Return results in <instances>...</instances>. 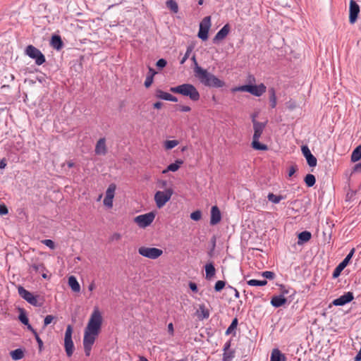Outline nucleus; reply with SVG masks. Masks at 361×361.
<instances>
[{
	"label": "nucleus",
	"mask_w": 361,
	"mask_h": 361,
	"mask_svg": "<svg viewBox=\"0 0 361 361\" xmlns=\"http://www.w3.org/2000/svg\"><path fill=\"white\" fill-rule=\"evenodd\" d=\"M200 72L195 76L203 85L209 87L220 88L225 85L224 81L218 78L214 74L209 73L206 69H200Z\"/></svg>",
	"instance_id": "obj_1"
},
{
	"label": "nucleus",
	"mask_w": 361,
	"mask_h": 361,
	"mask_svg": "<svg viewBox=\"0 0 361 361\" xmlns=\"http://www.w3.org/2000/svg\"><path fill=\"white\" fill-rule=\"evenodd\" d=\"M252 122L253 124L254 134L252 136V141L251 143L252 147L255 150L266 151L268 149V146L262 144L259 141L266 126L267 122H259L255 118H252Z\"/></svg>",
	"instance_id": "obj_2"
},
{
	"label": "nucleus",
	"mask_w": 361,
	"mask_h": 361,
	"mask_svg": "<svg viewBox=\"0 0 361 361\" xmlns=\"http://www.w3.org/2000/svg\"><path fill=\"white\" fill-rule=\"evenodd\" d=\"M173 93L179 94L184 97H188L192 102H197L200 98V94L197 88L192 84L184 83L170 88Z\"/></svg>",
	"instance_id": "obj_3"
},
{
	"label": "nucleus",
	"mask_w": 361,
	"mask_h": 361,
	"mask_svg": "<svg viewBox=\"0 0 361 361\" xmlns=\"http://www.w3.org/2000/svg\"><path fill=\"white\" fill-rule=\"evenodd\" d=\"M103 318L98 307H94L85 329L99 334Z\"/></svg>",
	"instance_id": "obj_4"
},
{
	"label": "nucleus",
	"mask_w": 361,
	"mask_h": 361,
	"mask_svg": "<svg viewBox=\"0 0 361 361\" xmlns=\"http://www.w3.org/2000/svg\"><path fill=\"white\" fill-rule=\"evenodd\" d=\"M266 90L267 87L263 83L259 85H244L232 89L233 92H247L255 97L262 96Z\"/></svg>",
	"instance_id": "obj_5"
},
{
	"label": "nucleus",
	"mask_w": 361,
	"mask_h": 361,
	"mask_svg": "<svg viewBox=\"0 0 361 361\" xmlns=\"http://www.w3.org/2000/svg\"><path fill=\"white\" fill-rule=\"evenodd\" d=\"M18 293L23 299L35 307H40L44 304V300L42 299H40L37 295H34L31 292L28 291L21 286L18 288Z\"/></svg>",
	"instance_id": "obj_6"
},
{
	"label": "nucleus",
	"mask_w": 361,
	"mask_h": 361,
	"mask_svg": "<svg viewBox=\"0 0 361 361\" xmlns=\"http://www.w3.org/2000/svg\"><path fill=\"white\" fill-rule=\"evenodd\" d=\"M173 194V190L171 188H166L164 191H157L154 194L157 207L159 209L162 208L171 200Z\"/></svg>",
	"instance_id": "obj_7"
},
{
	"label": "nucleus",
	"mask_w": 361,
	"mask_h": 361,
	"mask_svg": "<svg viewBox=\"0 0 361 361\" xmlns=\"http://www.w3.org/2000/svg\"><path fill=\"white\" fill-rule=\"evenodd\" d=\"M25 54L30 59L35 60L37 66H41L45 63L46 59L42 51L33 45H28L25 49Z\"/></svg>",
	"instance_id": "obj_8"
},
{
	"label": "nucleus",
	"mask_w": 361,
	"mask_h": 361,
	"mask_svg": "<svg viewBox=\"0 0 361 361\" xmlns=\"http://www.w3.org/2000/svg\"><path fill=\"white\" fill-rule=\"evenodd\" d=\"M73 326L68 324L64 336V348L68 357H71L74 351V343L72 339Z\"/></svg>",
	"instance_id": "obj_9"
},
{
	"label": "nucleus",
	"mask_w": 361,
	"mask_h": 361,
	"mask_svg": "<svg viewBox=\"0 0 361 361\" xmlns=\"http://www.w3.org/2000/svg\"><path fill=\"white\" fill-rule=\"evenodd\" d=\"M138 253L145 257L156 259L162 255L163 251L157 247H140Z\"/></svg>",
	"instance_id": "obj_10"
},
{
	"label": "nucleus",
	"mask_w": 361,
	"mask_h": 361,
	"mask_svg": "<svg viewBox=\"0 0 361 361\" xmlns=\"http://www.w3.org/2000/svg\"><path fill=\"white\" fill-rule=\"evenodd\" d=\"M355 252V248H352L349 253L347 255V256L344 258V259L334 269L333 274H332V278L336 279L340 275L341 271L348 266L350 261L351 260L354 253Z\"/></svg>",
	"instance_id": "obj_11"
},
{
	"label": "nucleus",
	"mask_w": 361,
	"mask_h": 361,
	"mask_svg": "<svg viewBox=\"0 0 361 361\" xmlns=\"http://www.w3.org/2000/svg\"><path fill=\"white\" fill-rule=\"evenodd\" d=\"M211 27V17L206 16L200 24V29L197 36L200 39L205 41L208 39V33Z\"/></svg>",
	"instance_id": "obj_12"
},
{
	"label": "nucleus",
	"mask_w": 361,
	"mask_h": 361,
	"mask_svg": "<svg viewBox=\"0 0 361 361\" xmlns=\"http://www.w3.org/2000/svg\"><path fill=\"white\" fill-rule=\"evenodd\" d=\"M155 214L153 212L141 214L135 218V222L140 228H146L149 226L154 221Z\"/></svg>",
	"instance_id": "obj_13"
},
{
	"label": "nucleus",
	"mask_w": 361,
	"mask_h": 361,
	"mask_svg": "<svg viewBox=\"0 0 361 361\" xmlns=\"http://www.w3.org/2000/svg\"><path fill=\"white\" fill-rule=\"evenodd\" d=\"M30 272L32 273L34 271L35 273L42 274V277L44 279H49V276L47 275V272L48 270L45 267L44 264L42 262H35L31 263L30 265Z\"/></svg>",
	"instance_id": "obj_14"
},
{
	"label": "nucleus",
	"mask_w": 361,
	"mask_h": 361,
	"mask_svg": "<svg viewBox=\"0 0 361 361\" xmlns=\"http://www.w3.org/2000/svg\"><path fill=\"white\" fill-rule=\"evenodd\" d=\"M354 299V295L353 292L348 291L341 295L339 298L334 299L331 302V305L334 306H343Z\"/></svg>",
	"instance_id": "obj_15"
},
{
	"label": "nucleus",
	"mask_w": 361,
	"mask_h": 361,
	"mask_svg": "<svg viewBox=\"0 0 361 361\" xmlns=\"http://www.w3.org/2000/svg\"><path fill=\"white\" fill-rule=\"evenodd\" d=\"M360 13V6L354 0H350L349 6V23L354 24Z\"/></svg>",
	"instance_id": "obj_16"
},
{
	"label": "nucleus",
	"mask_w": 361,
	"mask_h": 361,
	"mask_svg": "<svg viewBox=\"0 0 361 361\" xmlns=\"http://www.w3.org/2000/svg\"><path fill=\"white\" fill-rule=\"evenodd\" d=\"M301 151L302 155L306 159L307 164L310 167H314L317 166V158L312 154L310 149L307 145H302L301 147Z\"/></svg>",
	"instance_id": "obj_17"
},
{
	"label": "nucleus",
	"mask_w": 361,
	"mask_h": 361,
	"mask_svg": "<svg viewBox=\"0 0 361 361\" xmlns=\"http://www.w3.org/2000/svg\"><path fill=\"white\" fill-rule=\"evenodd\" d=\"M231 27L228 23L223 26V27L218 31L212 39V42L215 44H219L221 40H223L230 32Z\"/></svg>",
	"instance_id": "obj_18"
},
{
	"label": "nucleus",
	"mask_w": 361,
	"mask_h": 361,
	"mask_svg": "<svg viewBox=\"0 0 361 361\" xmlns=\"http://www.w3.org/2000/svg\"><path fill=\"white\" fill-rule=\"evenodd\" d=\"M99 334L98 333L85 329L82 344L93 346Z\"/></svg>",
	"instance_id": "obj_19"
},
{
	"label": "nucleus",
	"mask_w": 361,
	"mask_h": 361,
	"mask_svg": "<svg viewBox=\"0 0 361 361\" xmlns=\"http://www.w3.org/2000/svg\"><path fill=\"white\" fill-rule=\"evenodd\" d=\"M116 186L114 185H110L106 191V196L104 200V204L111 207L113 206V199L114 197Z\"/></svg>",
	"instance_id": "obj_20"
},
{
	"label": "nucleus",
	"mask_w": 361,
	"mask_h": 361,
	"mask_svg": "<svg viewBox=\"0 0 361 361\" xmlns=\"http://www.w3.org/2000/svg\"><path fill=\"white\" fill-rule=\"evenodd\" d=\"M94 152L97 155H105L107 153L105 137H102L97 142Z\"/></svg>",
	"instance_id": "obj_21"
},
{
	"label": "nucleus",
	"mask_w": 361,
	"mask_h": 361,
	"mask_svg": "<svg viewBox=\"0 0 361 361\" xmlns=\"http://www.w3.org/2000/svg\"><path fill=\"white\" fill-rule=\"evenodd\" d=\"M221 219V212L217 206H213L211 209L210 224L214 226Z\"/></svg>",
	"instance_id": "obj_22"
},
{
	"label": "nucleus",
	"mask_w": 361,
	"mask_h": 361,
	"mask_svg": "<svg viewBox=\"0 0 361 361\" xmlns=\"http://www.w3.org/2000/svg\"><path fill=\"white\" fill-rule=\"evenodd\" d=\"M155 96L157 98L166 100V101H170L176 102H178V98L175 96H173L170 93L166 92L160 89H157L155 92Z\"/></svg>",
	"instance_id": "obj_23"
},
{
	"label": "nucleus",
	"mask_w": 361,
	"mask_h": 361,
	"mask_svg": "<svg viewBox=\"0 0 361 361\" xmlns=\"http://www.w3.org/2000/svg\"><path fill=\"white\" fill-rule=\"evenodd\" d=\"M287 302V299L283 295H274L271 299V305L276 307H280L284 305Z\"/></svg>",
	"instance_id": "obj_24"
},
{
	"label": "nucleus",
	"mask_w": 361,
	"mask_h": 361,
	"mask_svg": "<svg viewBox=\"0 0 361 361\" xmlns=\"http://www.w3.org/2000/svg\"><path fill=\"white\" fill-rule=\"evenodd\" d=\"M51 47L56 50H60L63 47V42L61 37L58 35H52L50 41Z\"/></svg>",
	"instance_id": "obj_25"
},
{
	"label": "nucleus",
	"mask_w": 361,
	"mask_h": 361,
	"mask_svg": "<svg viewBox=\"0 0 361 361\" xmlns=\"http://www.w3.org/2000/svg\"><path fill=\"white\" fill-rule=\"evenodd\" d=\"M270 361H286V357L278 348H274L271 353Z\"/></svg>",
	"instance_id": "obj_26"
},
{
	"label": "nucleus",
	"mask_w": 361,
	"mask_h": 361,
	"mask_svg": "<svg viewBox=\"0 0 361 361\" xmlns=\"http://www.w3.org/2000/svg\"><path fill=\"white\" fill-rule=\"evenodd\" d=\"M312 238V234L310 231H304L298 235V244L301 245L308 242Z\"/></svg>",
	"instance_id": "obj_27"
},
{
	"label": "nucleus",
	"mask_w": 361,
	"mask_h": 361,
	"mask_svg": "<svg viewBox=\"0 0 361 361\" xmlns=\"http://www.w3.org/2000/svg\"><path fill=\"white\" fill-rule=\"evenodd\" d=\"M205 278L211 280L216 274V269L212 262L207 263L205 267Z\"/></svg>",
	"instance_id": "obj_28"
},
{
	"label": "nucleus",
	"mask_w": 361,
	"mask_h": 361,
	"mask_svg": "<svg viewBox=\"0 0 361 361\" xmlns=\"http://www.w3.org/2000/svg\"><path fill=\"white\" fill-rule=\"evenodd\" d=\"M183 164V161L181 160V159H177L175 161L174 163H171L170 164L166 169L164 170L163 171V173H165L168 171H173V172H175L176 171H178L179 169V168L180 167V166Z\"/></svg>",
	"instance_id": "obj_29"
},
{
	"label": "nucleus",
	"mask_w": 361,
	"mask_h": 361,
	"mask_svg": "<svg viewBox=\"0 0 361 361\" xmlns=\"http://www.w3.org/2000/svg\"><path fill=\"white\" fill-rule=\"evenodd\" d=\"M350 160L352 162H357L361 160V145H358L353 150Z\"/></svg>",
	"instance_id": "obj_30"
},
{
	"label": "nucleus",
	"mask_w": 361,
	"mask_h": 361,
	"mask_svg": "<svg viewBox=\"0 0 361 361\" xmlns=\"http://www.w3.org/2000/svg\"><path fill=\"white\" fill-rule=\"evenodd\" d=\"M68 285L74 292H79L80 290V286L74 276H69Z\"/></svg>",
	"instance_id": "obj_31"
},
{
	"label": "nucleus",
	"mask_w": 361,
	"mask_h": 361,
	"mask_svg": "<svg viewBox=\"0 0 361 361\" xmlns=\"http://www.w3.org/2000/svg\"><path fill=\"white\" fill-rule=\"evenodd\" d=\"M269 96L270 106L271 109H274L276 106L277 99L276 96V91L274 87H271L269 89Z\"/></svg>",
	"instance_id": "obj_32"
},
{
	"label": "nucleus",
	"mask_w": 361,
	"mask_h": 361,
	"mask_svg": "<svg viewBox=\"0 0 361 361\" xmlns=\"http://www.w3.org/2000/svg\"><path fill=\"white\" fill-rule=\"evenodd\" d=\"M11 358L15 360H20L24 357V351L21 348H17L11 351L10 353Z\"/></svg>",
	"instance_id": "obj_33"
},
{
	"label": "nucleus",
	"mask_w": 361,
	"mask_h": 361,
	"mask_svg": "<svg viewBox=\"0 0 361 361\" xmlns=\"http://www.w3.org/2000/svg\"><path fill=\"white\" fill-rule=\"evenodd\" d=\"M166 6L173 13L178 12V5L175 0H167L166 1Z\"/></svg>",
	"instance_id": "obj_34"
},
{
	"label": "nucleus",
	"mask_w": 361,
	"mask_h": 361,
	"mask_svg": "<svg viewBox=\"0 0 361 361\" xmlns=\"http://www.w3.org/2000/svg\"><path fill=\"white\" fill-rule=\"evenodd\" d=\"M304 182L308 188H311L314 185L316 178L313 174H307L304 178Z\"/></svg>",
	"instance_id": "obj_35"
},
{
	"label": "nucleus",
	"mask_w": 361,
	"mask_h": 361,
	"mask_svg": "<svg viewBox=\"0 0 361 361\" xmlns=\"http://www.w3.org/2000/svg\"><path fill=\"white\" fill-rule=\"evenodd\" d=\"M247 284L250 286H264L267 284V281L266 279H264V280L250 279L249 281H247Z\"/></svg>",
	"instance_id": "obj_36"
},
{
	"label": "nucleus",
	"mask_w": 361,
	"mask_h": 361,
	"mask_svg": "<svg viewBox=\"0 0 361 361\" xmlns=\"http://www.w3.org/2000/svg\"><path fill=\"white\" fill-rule=\"evenodd\" d=\"M284 198H285V197H283L282 195H274V193H269L267 195L268 200L274 204L279 203Z\"/></svg>",
	"instance_id": "obj_37"
},
{
	"label": "nucleus",
	"mask_w": 361,
	"mask_h": 361,
	"mask_svg": "<svg viewBox=\"0 0 361 361\" xmlns=\"http://www.w3.org/2000/svg\"><path fill=\"white\" fill-rule=\"evenodd\" d=\"M238 324V320L235 317L232 320L230 326L226 329L225 334L229 335V334H232L233 331H235V329L237 328ZM234 335H235V332H234Z\"/></svg>",
	"instance_id": "obj_38"
},
{
	"label": "nucleus",
	"mask_w": 361,
	"mask_h": 361,
	"mask_svg": "<svg viewBox=\"0 0 361 361\" xmlns=\"http://www.w3.org/2000/svg\"><path fill=\"white\" fill-rule=\"evenodd\" d=\"M20 314L18 315V319L24 325L28 324L29 319L27 316L26 312L24 309L20 308Z\"/></svg>",
	"instance_id": "obj_39"
},
{
	"label": "nucleus",
	"mask_w": 361,
	"mask_h": 361,
	"mask_svg": "<svg viewBox=\"0 0 361 361\" xmlns=\"http://www.w3.org/2000/svg\"><path fill=\"white\" fill-rule=\"evenodd\" d=\"M235 357V351L233 350H226L224 352L222 361H231Z\"/></svg>",
	"instance_id": "obj_40"
},
{
	"label": "nucleus",
	"mask_w": 361,
	"mask_h": 361,
	"mask_svg": "<svg viewBox=\"0 0 361 361\" xmlns=\"http://www.w3.org/2000/svg\"><path fill=\"white\" fill-rule=\"evenodd\" d=\"M178 145V141L176 140H166L164 143V147L166 149H171Z\"/></svg>",
	"instance_id": "obj_41"
},
{
	"label": "nucleus",
	"mask_w": 361,
	"mask_h": 361,
	"mask_svg": "<svg viewBox=\"0 0 361 361\" xmlns=\"http://www.w3.org/2000/svg\"><path fill=\"white\" fill-rule=\"evenodd\" d=\"M191 60H192V61L193 63V66H194L193 71H194V75H195L196 74H197L200 72V71H199L200 69H204V68L198 65V63H197V61L196 60L195 55H193L191 57Z\"/></svg>",
	"instance_id": "obj_42"
},
{
	"label": "nucleus",
	"mask_w": 361,
	"mask_h": 361,
	"mask_svg": "<svg viewBox=\"0 0 361 361\" xmlns=\"http://www.w3.org/2000/svg\"><path fill=\"white\" fill-rule=\"evenodd\" d=\"M226 286V282L224 281H217L214 285V290L216 292L221 291Z\"/></svg>",
	"instance_id": "obj_43"
},
{
	"label": "nucleus",
	"mask_w": 361,
	"mask_h": 361,
	"mask_svg": "<svg viewBox=\"0 0 361 361\" xmlns=\"http://www.w3.org/2000/svg\"><path fill=\"white\" fill-rule=\"evenodd\" d=\"M192 51V47L188 46L187 47L186 51H185L183 57L181 59V60L180 61V63L181 65L183 64L186 61V60L189 58L190 54H191Z\"/></svg>",
	"instance_id": "obj_44"
},
{
	"label": "nucleus",
	"mask_w": 361,
	"mask_h": 361,
	"mask_svg": "<svg viewBox=\"0 0 361 361\" xmlns=\"http://www.w3.org/2000/svg\"><path fill=\"white\" fill-rule=\"evenodd\" d=\"M202 218V212L200 210H196L190 214V219L193 221H197Z\"/></svg>",
	"instance_id": "obj_45"
},
{
	"label": "nucleus",
	"mask_w": 361,
	"mask_h": 361,
	"mask_svg": "<svg viewBox=\"0 0 361 361\" xmlns=\"http://www.w3.org/2000/svg\"><path fill=\"white\" fill-rule=\"evenodd\" d=\"M262 276L267 279L272 280L275 278L276 274L273 271H265L262 273Z\"/></svg>",
	"instance_id": "obj_46"
},
{
	"label": "nucleus",
	"mask_w": 361,
	"mask_h": 361,
	"mask_svg": "<svg viewBox=\"0 0 361 361\" xmlns=\"http://www.w3.org/2000/svg\"><path fill=\"white\" fill-rule=\"evenodd\" d=\"M166 65H167V61H166V59H159L157 61V63H156V66H157V67L159 69H160V70H161V69H163L164 68H165V67L166 66Z\"/></svg>",
	"instance_id": "obj_47"
},
{
	"label": "nucleus",
	"mask_w": 361,
	"mask_h": 361,
	"mask_svg": "<svg viewBox=\"0 0 361 361\" xmlns=\"http://www.w3.org/2000/svg\"><path fill=\"white\" fill-rule=\"evenodd\" d=\"M42 244L47 246L51 250H54L55 248V243L52 240L50 239H45L42 240Z\"/></svg>",
	"instance_id": "obj_48"
},
{
	"label": "nucleus",
	"mask_w": 361,
	"mask_h": 361,
	"mask_svg": "<svg viewBox=\"0 0 361 361\" xmlns=\"http://www.w3.org/2000/svg\"><path fill=\"white\" fill-rule=\"evenodd\" d=\"M35 338L38 344L39 352L41 353L43 350V341L39 336L38 334L35 336Z\"/></svg>",
	"instance_id": "obj_49"
},
{
	"label": "nucleus",
	"mask_w": 361,
	"mask_h": 361,
	"mask_svg": "<svg viewBox=\"0 0 361 361\" xmlns=\"http://www.w3.org/2000/svg\"><path fill=\"white\" fill-rule=\"evenodd\" d=\"M200 310L202 315V319H207L209 317V312L204 307V305L200 306Z\"/></svg>",
	"instance_id": "obj_50"
},
{
	"label": "nucleus",
	"mask_w": 361,
	"mask_h": 361,
	"mask_svg": "<svg viewBox=\"0 0 361 361\" xmlns=\"http://www.w3.org/2000/svg\"><path fill=\"white\" fill-rule=\"evenodd\" d=\"M153 81H154V78H152V76L147 75L145 83H144L145 87H147V88L149 87L152 85Z\"/></svg>",
	"instance_id": "obj_51"
},
{
	"label": "nucleus",
	"mask_w": 361,
	"mask_h": 361,
	"mask_svg": "<svg viewBox=\"0 0 361 361\" xmlns=\"http://www.w3.org/2000/svg\"><path fill=\"white\" fill-rule=\"evenodd\" d=\"M54 319V316L47 315L44 319V326H48L49 324L51 323V322L53 321Z\"/></svg>",
	"instance_id": "obj_52"
},
{
	"label": "nucleus",
	"mask_w": 361,
	"mask_h": 361,
	"mask_svg": "<svg viewBox=\"0 0 361 361\" xmlns=\"http://www.w3.org/2000/svg\"><path fill=\"white\" fill-rule=\"evenodd\" d=\"M8 213L7 207L4 204H0V215H6Z\"/></svg>",
	"instance_id": "obj_53"
},
{
	"label": "nucleus",
	"mask_w": 361,
	"mask_h": 361,
	"mask_svg": "<svg viewBox=\"0 0 361 361\" xmlns=\"http://www.w3.org/2000/svg\"><path fill=\"white\" fill-rule=\"evenodd\" d=\"M178 109L182 112H189L191 111V108L188 106L178 105Z\"/></svg>",
	"instance_id": "obj_54"
},
{
	"label": "nucleus",
	"mask_w": 361,
	"mask_h": 361,
	"mask_svg": "<svg viewBox=\"0 0 361 361\" xmlns=\"http://www.w3.org/2000/svg\"><path fill=\"white\" fill-rule=\"evenodd\" d=\"M85 354L87 357H89L91 353L92 345H83Z\"/></svg>",
	"instance_id": "obj_55"
},
{
	"label": "nucleus",
	"mask_w": 361,
	"mask_h": 361,
	"mask_svg": "<svg viewBox=\"0 0 361 361\" xmlns=\"http://www.w3.org/2000/svg\"><path fill=\"white\" fill-rule=\"evenodd\" d=\"M280 295H283L284 296L285 295H287L289 293V288H287L284 285H280Z\"/></svg>",
	"instance_id": "obj_56"
},
{
	"label": "nucleus",
	"mask_w": 361,
	"mask_h": 361,
	"mask_svg": "<svg viewBox=\"0 0 361 361\" xmlns=\"http://www.w3.org/2000/svg\"><path fill=\"white\" fill-rule=\"evenodd\" d=\"M353 173L361 172V162L357 163L353 168Z\"/></svg>",
	"instance_id": "obj_57"
},
{
	"label": "nucleus",
	"mask_w": 361,
	"mask_h": 361,
	"mask_svg": "<svg viewBox=\"0 0 361 361\" xmlns=\"http://www.w3.org/2000/svg\"><path fill=\"white\" fill-rule=\"evenodd\" d=\"M189 288L194 293H197V291H198L197 286L194 282H190L189 283Z\"/></svg>",
	"instance_id": "obj_58"
},
{
	"label": "nucleus",
	"mask_w": 361,
	"mask_h": 361,
	"mask_svg": "<svg viewBox=\"0 0 361 361\" xmlns=\"http://www.w3.org/2000/svg\"><path fill=\"white\" fill-rule=\"evenodd\" d=\"M148 70L149 71L147 75L152 76V78H154V75L157 73V72L150 66L148 67Z\"/></svg>",
	"instance_id": "obj_59"
},
{
	"label": "nucleus",
	"mask_w": 361,
	"mask_h": 361,
	"mask_svg": "<svg viewBox=\"0 0 361 361\" xmlns=\"http://www.w3.org/2000/svg\"><path fill=\"white\" fill-rule=\"evenodd\" d=\"M121 238V235L118 233H114L111 237V240H116V241H118Z\"/></svg>",
	"instance_id": "obj_60"
},
{
	"label": "nucleus",
	"mask_w": 361,
	"mask_h": 361,
	"mask_svg": "<svg viewBox=\"0 0 361 361\" xmlns=\"http://www.w3.org/2000/svg\"><path fill=\"white\" fill-rule=\"evenodd\" d=\"M231 344V340L227 341L224 343V348H223V351H224V352H226V350H230Z\"/></svg>",
	"instance_id": "obj_61"
},
{
	"label": "nucleus",
	"mask_w": 361,
	"mask_h": 361,
	"mask_svg": "<svg viewBox=\"0 0 361 361\" xmlns=\"http://www.w3.org/2000/svg\"><path fill=\"white\" fill-rule=\"evenodd\" d=\"M296 169H297L295 166H291L288 170V176L291 177L295 173Z\"/></svg>",
	"instance_id": "obj_62"
},
{
	"label": "nucleus",
	"mask_w": 361,
	"mask_h": 361,
	"mask_svg": "<svg viewBox=\"0 0 361 361\" xmlns=\"http://www.w3.org/2000/svg\"><path fill=\"white\" fill-rule=\"evenodd\" d=\"M27 326V328L28 330H30L34 335V336L37 334V332L36 330L30 325V324L28 322V324H25Z\"/></svg>",
	"instance_id": "obj_63"
},
{
	"label": "nucleus",
	"mask_w": 361,
	"mask_h": 361,
	"mask_svg": "<svg viewBox=\"0 0 361 361\" xmlns=\"http://www.w3.org/2000/svg\"><path fill=\"white\" fill-rule=\"evenodd\" d=\"M355 361H361V348L354 358Z\"/></svg>",
	"instance_id": "obj_64"
}]
</instances>
